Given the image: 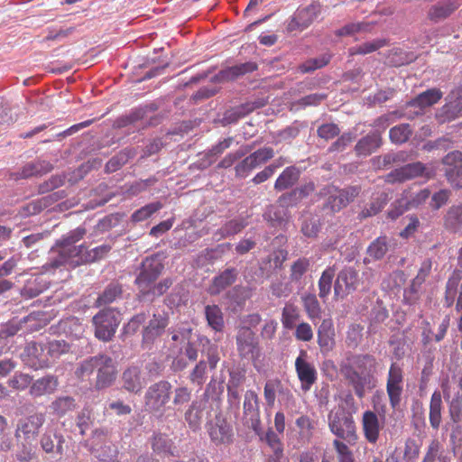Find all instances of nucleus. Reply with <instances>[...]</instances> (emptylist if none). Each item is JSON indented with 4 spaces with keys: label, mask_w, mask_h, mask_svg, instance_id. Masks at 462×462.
<instances>
[{
    "label": "nucleus",
    "mask_w": 462,
    "mask_h": 462,
    "mask_svg": "<svg viewBox=\"0 0 462 462\" xmlns=\"http://www.w3.org/2000/svg\"><path fill=\"white\" fill-rule=\"evenodd\" d=\"M376 364V359L372 355L352 353H347L339 364L341 375L359 399H363L366 392L376 386L377 380L374 375Z\"/></svg>",
    "instance_id": "nucleus-1"
},
{
    "label": "nucleus",
    "mask_w": 462,
    "mask_h": 462,
    "mask_svg": "<svg viewBox=\"0 0 462 462\" xmlns=\"http://www.w3.org/2000/svg\"><path fill=\"white\" fill-rule=\"evenodd\" d=\"M96 372L95 388L102 390L113 384L116 378L117 369L114 359L106 355L99 354L80 362L75 371L78 378L90 380Z\"/></svg>",
    "instance_id": "nucleus-2"
},
{
    "label": "nucleus",
    "mask_w": 462,
    "mask_h": 462,
    "mask_svg": "<svg viewBox=\"0 0 462 462\" xmlns=\"http://www.w3.org/2000/svg\"><path fill=\"white\" fill-rule=\"evenodd\" d=\"M148 321L143 327L142 330V347L151 350L157 339H159L167 330L170 324V313L165 310H159L155 306H151L145 311Z\"/></svg>",
    "instance_id": "nucleus-3"
},
{
    "label": "nucleus",
    "mask_w": 462,
    "mask_h": 462,
    "mask_svg": "<svg viewBox=\"0 0 462 462\" xmlns=\"http://www.w3.org/2000/svg\"><path fill=\"white\" fill-rule=\"evenodd\" d=\"M86 233L85 227L79 226L59 240L56 244L59 247V254L51 261V267L59 268L65 265L70 268L75 259L78 258L86 246L85 245H76L75 244L81 240Z\"/></svg>",
    "instance_id": "nucleus-4"
},
{
    "label": "nucleus",
    "mask_w": 462,
    "mask_h": 462,
    "mask_svg": "<svg viewBox=\"0 0 462 462\" xmlns=\"http://www.w3.org/2000/svg\"><path fill=\"white\" fill-rule=\"evenodd\" d=\"M366 276L365 281L359 278V273L354 267L348 266L343 268L338 273L334 282V295L336 299H344L348 294L357 291L362 285L364 290L369 289L374 276L372 270L363 273Z\"/></svg>",
    "instance_id": "nucleus-5"
},
{
    "label": "nucleus",
    "mask_w": 462,
    "mask_h": 462,
    "mask_svg": "<svg viewBox=\"0 0 462 462\" xmlns=\"http://www.w3.org/2000/svg\"><path fill=\"white\" fill-rule=\"evenodd\" d=\"M360 190L358 186H349L345 189H338L331 185L325 186L319 190V196L326 198L321 210L330 215L339 212L354 201Z\"/></svg>",
    "instance_id": "nucleus-6"
},
{
    "label": "nucleus",
    "mask_w": 462,
    "mask_h": 462,
    "mask_svg": "<svg viewBox=\"0 0 462 462\" xmlns=\"http://www.w3.org/2000/svg\"><path fill=\"white\" fill-rule=\"evenodd\" d=\"M211 387L215 388V383H209L202 398L192 401L184 413V420L189 428L193 431L200 429L204 414L208 419L211 416V412L219 410V401L217 398H212L211 401L208 400Z\"/></svg>",
    "instance_id": "nucleus-7"
},
{
    "label": "nucleus",
    "mask_w": 462,
    "mask_h": 462,
    "mask_svg": "<svg viewBox=\"0 0 462 462\" xmlns=\"http://www.w3.org/2000/svg\"><path fill=\"white\" fill-rule=\"evenodd\" d=\"M202 346V359L196 364L189 374V379L192 383L201 386L207 378L208 368L214 370L220 360L218 346L212 343L206 337H199Z\"/></svg>",
    "instance_id": "nucleus-8"
},
{
    "label": "nucleus",
    "mask_w": 462,
    "mask_h": 462,
    "mask_svg": "<svg viewBox=\"0 0 462 462\" xmlns=\"http://www.w3.org/2000/svg\"><path fill=\"white\" fill-rule=\"evenodd\" d=\"M171 394L172 385L169 381L160 380L152 383L144 393V410L151 414L162 415Z\"/></svg>",
    "instance_id": "nucleus-9"
},
{
    "label": "nucleus",
    "mask_w": 462,
    "mask_h": 462,
    "mask_svg": "<svg viewBox=\"0 0 462 462\" xmlns=\"http://www.w3.org/2000/svg\"><path fill=\"white\" fill-rule=\"evenodd\" d=\"M330 431L338 439L348 443L357 439L356 423L351 412L345 411L343 408L331 411L328 416Z\"/></svg>",
    "instance_id": "nucleus-10"
},
{
    "label": "nucleus",
    "mask_w": 462,
    "mask_h": 462,
    "mask_svg": "<svg viewBox=\"0 0 462 462\" xmlns=\"http://www.w3.org/2000/svg\"><path fill=\"white\" fill-rule=\"evenodd\" d=\"M120 322V313L115 309L104 308L100 310L92 319L95 337L104 342L112 340Z\"/></svg>",
    "instance_id": "nucleus-11"
},
{
    "label": "nucleus",
    "mask_w": 462,
    "mask_h": 462,
    "mask_svg": "<svg viewBox=\"0 0 462 462\" xmlns=\"http://www.w3.org/2000/svg\"><path fill=\"white\" fill-rule=\"evenodd\" d=\"M206 430L211 442L217 446H228L234 441V430L232 424L222 414L220 409L215 411V416L208 419Z\"/></svg>",
    "instance_id": "nucleus-12"
},
{
    "label": "nucleus",
    "mask_w": 462,
    "mask_h": 462,
    "mask_svg": "<svg viewBox=\"0 0 462 462\" xmlns=\"http://www.w3.org/2000/svg\"><path fill=\"white\" fill-rule=\"evenodd\" d=\"M157 108V106L153 103L140 106L133 110L129 115L118 117L114 123V127L123 128L133 126L139 130L144 129L148 125H157V117L149 116L150 114L154 113Z\"/></svg>",
    "instance_id": "nucleus-13"
},
{
    "label": "nucleus",
    "mask_w": 462,
    "mask_h": 462,
    "mask_svg": "<svg viewBox=\"0 0 462 462\" xmlns=\"http://www.w3.org/2000/svg\"><path fill=\"white\" fill-rule=\"evenodd\" d=\"M162 254L146 257L142 263L139 274L135 279L137 290L145 289L150 283L155 282L164 269Z\"/></svg>",
    "instance_id": "nucleus-14"
},
{
    "label": "nucleus",
    "mask_w": 462,
    "mask_h": 462,
    "mask_svg": "<svg viewBox=\"0 0 462 462\" xmlns=\"http://www.w3.org/2000/svg\"><path fill=\"white\" fill-rule=\"evenodd\" d=\"M443 174L448 183L455 189H462V152L453 150L441 159Z\"/></svg>",
    "instance_id": "nucleus-15"
},
{
    "label": "nucleus",
    "mask_w": 462,
    "mask_h": 462,
    "mask_svg": "<svg viewBox=\"0 0 462 462\" xmlns=\"http://www.w3.org/2000/svg\"><path fill=\"white\" fill-rule=\"evenodd\" d=\"M21 359L26 366L33 370L47 368L51 364L46 346L42 342L27 343L21 353Z\"/></svg>",
    "instance_id": "nucleus-16"
},
{
    "label": "nucleus",
    "mask_w": 462,
    "mask_h": 462,
    "mask_svg": "<svg viewBox=\"0 0 462 462\" xmlns=\"http://www.w3.org/2000/svg\"><path fill=\"white\" fill-rule=\"evenodd\" d=\"M236 350L242 358H258L261 354L256 334L247 326L238 328L236 335Z\"/></svg>",
    "instance_id": "nucleus-17"
},
{
    "label": "nucleus",
    "mask_w": 462,
    "mask_h": 462,
    "mask_svg": "<svg viewBox=\"0 0 462 462\" xmlns=\"http://www.w3.org/2000/svg\"><path fill=\"white\" fill-rule=\"evenodd\" d=\"M243 421L244 424L253 430L256 434L261 432V419L259 410V398L253 390H248L245 393L243 404Z\"/></svg>",
    "instance_id": "nucleus-18"
},
{
    "label": "nucleus",
    "mask_w": 462,
    "mask_h": 462,
    "mask_svg": "<svg viewBox=\"0 0 462 462\" xmlns=\"http://www.w3.org/2000/svg\"><path fill=\"white\" fill-rule=\"evenodd\" d=\"M386 393L391 407L393 410L399 408L403 393V372L395 363L391 365L388 372Z\"/></svg>",
    "instance_id": "nucleus-19"
},
{
    "label": "nucleus",
    "mask_w": 462,
    "mask_h": 462,
    "mask_svg": "<svg viewBox=\"0 0 462 462\" xmlns=\"http://www.w3.org/2000/svg\"><path fill=\"white\" fill-rule=\"evenodd\" d=\"M45 422V415L42 412L21 418L16 423L14 438L16 440L25 439L34 440L40 429Z\"/></svg>",
    "instance_id": "nucleus-20"
},
{
    "label": "nucleus",
    "mask_w": 462,
    "mask_h": 462,
    "mask_svg": "<svg viewBox=\"0 0 462 462\" xmlns=\"http://www.w3.org/2000/svg\"><path fill=\"white\" fill-rule=\"evenodd\" d=\"M434 175L435 171L433 169L426 167L420 162H416L394 170L388 175V178L393 181L403 182L417 177L431 179Z\"/></svg>",
    "instance_id": "nucleus-21"
},
{
    "label": "nucleus",
    "mask_w": 462,
    "mask_h": 462,
    "mask_svg": "<svg viewBox=\"0 0 462 462\" xmlns=\"http://www.w3.org/2000/svg\"><path fill=\"white\" fill-rule=\"evenodd\" d=\"M442 97V93L436 88L429 89L414 99L411 100L406 104V109L409 107L416 108L415 111L405 112L403 116L408 119H414L416 116L423 114V109L436 104Z\"/></svg>",
    "instance_id": "nucleus-22"
},
{
    "label": "nucleus",
    "mask_w": 462,
    "mask_h": 462,
    "mask_svg": "<svg viewBox=\"0 0 462 462\" xmlns=\"http://www.w3.org/2000/svg\"><path fill=\"white\" fill-rule=\"evenodd\" d=\"M384 416L382 420L379 416L373 411L367 410L362 415L361 424L365 439L370 444H375L380 436V431L383 428Z\"/></svg>",
    "instance_id": "nucleus-23"
},
{
    "label": "nucleus",
    "mask_w": 462,
    "mask_h": 462,
    "mask_svg": "<svg viewBox=\"0 0 462 462\" xmlns=\"http://www.w3.org/2000/svg\"><path fill=\"white\" fill-rule=\"evenodd\" d=\"M318 345L322 355L330 353L336 346V333L331 319H325L319 326L317 331Z\"/></svg>",
    "instance_id": "nucleus-24"
},
{
    "label": "nucleus",
    "mask_w": 462,
    "mask_h": 462,
    "mask_svg": "<svg viewBox=\"0 0 462 462\" xmlns=\"http://www.w3.org/2000/svg\"><path fill=\"white\" fill-rule=\"evenodd\" d=\"M65 439L62 434L57 431L47 430L40 439L42 450L51 457H61L64 452L63 445Z\"/></svg>",
    "instance_id": "nucleus-25"
},
{
    "label": "nucleus",
    "mask_w": 462,
    "mask_h": 462,
    "mask_svg": "<svg viewBox=\"0 0 462 462\" xmlns=\"http://www.w3.org/2000/svg\"><path fill=\"white\" fill-rule=\"evenodd\" d=\"M306 355L305 351L300 352V356L295 361V368L302 390L309 391L317 380V372L315 367L303 358Z\"/></svg>",
    "instance_id": "nucleus-26"
},
{
    "label": "nucleus",
    "mask_w": 462,
    "mask_h": 462,
    "mask_svg": "<svg viewBox=\"0 0 462 462\" xmlns=\"http://www.w3.org/2000/svg\"><path fill=\"white\" fill-rule=\"evenodd\" d=\"M112 244L106 243L89 249L85 246L78 258L75 259L70 268H76L82 264H88L104 259L111 251Z\"/></svg>",
    "instance_id": "nucleus-27"
},
{
    "label": "nucleus",
    "mask_w": 462,
    "mask_h": 462,
    "mask_svg": "<svg viewBox=\"0 0 462 462\" xmlns=\"http://www.w3.org/2000/svg\"><path fill=\"white\" fill-rule=\"evenodd\" d=\"M238 273V270L235 267H228L220 272L213 278L208 287V293L212 296L220 294L236 282Z\"/></svg>",
    "instance_id": "nucleus-28"
},
{
    "label": "nucleus",
    "mask_w": 462,
    "mask_h": 462,
    "mask_svg": "<svg viewBox=\"0 0 462 462\" xmlns=\"http://www.w3.org/2000/svg\"><path fill=\"white\" fill-rule=\"evenodd\" d=\"M59 385V380L56 375L48 374L32 382L30 386L29 393L33 398L53 393Z\"/></svg>",
    "instance_id": "nucleus-29"
},
{
    "label": "nucleus",
    "mask_w": 462,
    "mask_h": 462,
    "mask_svg": "<svg viewBox=\"0 0 462 462\" xmlns=\"http://www.w3.org/2000/svg\"><path fill=\"white\" fill-rule=\"evenodd\" d=\"M461 3L458 0H447L439 2L430 7L428 18L437 23L449 17L459 6Z\"/></svg>",
    "instance_id": "nucleus-30"
},
{
    "label": "nucleus",
    "mask_w": 462,
    "mask_h": 462,
    "mask_svg": "<svg viewBox=\"0 0 462 462\" xmlns=\"http://www.w3.org/2000/svg\"><path fill=\"white\" fill-rule=\"evenodd\" d=\"M171 278H165L157 283H150L145 289L138 291L136 297L139 301L152 302L155 298L163 295L172 285Z\"/></svg>",
    "instance_id": "nucleus-31"
},
{
    "label": "nucleus",
    "mask_w": 462,
    "mask_h": 462,
    "mask_svg": "<svg viewBox=\"0 0 462 462\" xmlns=\"http://www.w3.org/2000/svg\"><path fill=\"white\" fill-rule=\"evenodd\" d=\"M122 387L128 393H138L143 388L144 381L141 369L137 366H130L125 369L121 377Z\"/></svg>",
    "instance_id": "nucleus-32"
},
{
    "label": "nucleus",
    "mask_w": 462,
    "mask_h": 462,
    "mask_svg": "<svg viewBox=\"0 0 462 462\" xmlns=\"http://www.w3.org/2000/svg\"><path fill=\"white\" fill-rule=\"evenodd\" d=\"M251 296L252 290L242 285L234 286L226 293V298L229 300L230 308L234 312L242 310Z\"/></svg>",
    "instance_id": "nucleus-33"
},
{
    "label": "nucleus",
    "mask_w": 462,
    "mask_h": 462,
    "mask_svg": "<svg viewBox=\"0 0 462 462\" xmlns=\"http://www.w3.org/2000/svg\"><path fill=\"white\" fill-rule=\"evenodd\" d=\"M382 145V137L379 131L369 133L361 138L355 146L358 156H368Z\"/></svg>",
    "instance_id": "nucleus-34"
},
{
    "label": "nucleus",
    "mask_w": 462,
    "mask_h": 462,
    "mask_svg": "<svg viewBox=\"0 0 462 462\" xmlns=\"http://www.w3.org/2000/svg\"><path fill=\"white\" fill-rule=\"evenodd\" d=\"M443 226L452 233L462 229V203L452 205L447 209L443 217Z\"/></svg>",
    "instance_id": "nucleus-35"
},
{
    "label": "nucleus",
    "mask_w": 462,
    "mask_h": 462,
    "mask_svg": "<svg viewBox=\"0 0 462 462\" xmlns=\"http://www.w3.org/2000/svg\"><path fill=\"white\" fill-rule=\"evenodd\" d=\"M257 69L258 66L255 62L248 61L221 69L220 77H222L224 82L234 81L247 73L255 71Z\"/></svg>",
    "instance_id": "nucleus-36"
},
{
    "label": "nucleus",
    "mask_w": 462,
    "mask_h": 462,
    "mask_svg": "<svg viewBox=\"0 0 462 462\" xmlns=\"http://www.w3.org/2000/svg\"><path fill=\"white\" fill-rule=\"evenodd\" d=\"M393 239L381 236L374 240L366 249V254L374 261L382 260L393 246Z\"/></svg>",
    "instance_id": "nucleus-37"
},
{
    "label": "nucleus",
    "mask_w": 462,
    "mask_h": 462,
    "mask_svg": "<svg viewBox=\"0 0 462 462\" xmlns=\"http://www.w3.org/2000/svg\"><path fill=\"white\" fill-rule=\"evenodd\" d=\"M300 176V171L299 168L295 166H289L285 168L277 178L274 183V189L277 191H282L293 187L298 182Z\"/></svg>",
    "instance_id": "nucleus-38"
},
{
    "label": "nucleus",
    "mask_w": 462,
    "mask_h": 462,
    "mask_svg": "<svg viewBox=\"0 0 462 462\" xmlns=\"http://www.w3.org/2000/svg\"><path fill=\"white\" fill-rule=\"evenodd\" d=\"M152 449L157 455H171L174 456V443L168 435L158 432L154 433L150 439Z\"/></svg>",
    "instance_id": "nucleus-39"
},
{
    "label": "nucleus",
    "mask_w": 462,
    "mask_h": 462,
    "mask_svg": "<svg viewBox=\"0 0 462 462\" xmlns=\"http://www.w3.org/2000/svg\"><path fill=\"white\" fill-rule=\"evenodd\" d=\"M123 296V286L118 282H110L97 297L96 306L101 307L111 304Z\"/></svg>",
    "instance_id": "nucleus-40"
},
{
    "label": "nucleus",
    "mask_w": 462,
    "mask_h": 462,
    "mask_svg": "<svg viewBox=\"0 0 462 462\" xmlns=\"http://www.w3.org/2000/svg\"><path fill=\"white\" fill-rule=\"evenodd\" d=\"M246 226L247 221L244 217L231 219L217 230L215 236L217 237V240H220L235 236L240 233Z\"/></svg>",
    "instance_id": "nucleus-41"
},
{
    "label": "nucleus",
    "mask_w": 462,
    "mask_h": 462,
    "mask_svg": "<svg viewBox=\"0 0 462 462\" xmlns=\"http://www.w3.org/2000/svg\"><path fill=\"white\" fill-rule=\"evenodd\" d=\"M205 316L208 325L216 332H222L225 328L224 315L217 305L205 306Z\"/></svg>",
    "instance_id": "nucleus-42"
},
{
    "label": "nucleus",
    "mask_w": 462,
    "mask_h": 462,
    "mask_svg": "<svg viewBox=\"0 0 462 462\" xmlns=\"http://www.w3.org/2000/svg\"><path fill=\"white\" fill-rule=\"evenodd\" d=\"M136 152L134 148H125L113 156L106 164V171L115 172L123 167L128 161L134 158Z\"/></svg>",
    "instance_id": "nucleus-43"
},
{
    "label": "nucleus",
    "mask_w": 462,
    "mask_h": 462,
    "mask_svg": "<svg viewBox=\"0 0 462 462\" xmlns=\"http://www.w3.org/2000/svg\"><path fill=\"white\" fill-rule=\"evenodd\" d=\"M168 333L173 342L186 344L193 338V328L188 323H179L168 328Z\"/></svg>",
    "instance_id": "nucleus-44"
},
{
    "label": "nucleus",
    "mask_w": 462,
    "mask_h": 462,
    "mask_svg": "<svg viewBox=\"0 0 462 462\" xmlns=\"http://www.w3.org/2000/svg\"><path fill=\"white\" fill-rule=\"evenodd\" d=\"M442 400L439 392L435 391L430 398V423L434 430H438L441 423Z\"/></svg>",
    "instance_id": "nucleus-45"
},
{
    "label": "nucleus",
    "mask_w": 462,
    "mask_h": 462,
    "mask_svg": "<svg viewBox=\"0 0 462 462\" xmlns=\"http://www.w3.org/2000/svg\"><path fill=\"white\" fill-rule=\"evenodd\" d=\"M76 406L77 403L74 398L70 396H61L56 398L50 405V408L55 415L62 417L68 412L74 411Z\"/></svg>",
    "instance_id": "nucleus-46"
},
{
    "label": "nucleus",
    "mask_w": 462,
    "mask_h": 462,
    "mask_svg": "<svg viewBox=\"0 0 462 462\" xmlns=\"http://www.w3.org/2000/svg\"><path fill=\"white\" fill-rule=\"evenodd\" d=\"M451 462V457L441 448L440 443L434 439L430 442L422 462Z\"/></svg>",
    "instance_id": "nucleus-47"
},
{
    "label": "nucleus",
    "mask_w": 462,
    "mask_h": 462,
    "mask_svg": "<svg viewBox=\"0 0 462 462\" xmlns=\"http://www.w3.org/2000/svg\"><path fill=\"white\" fill-rule=\"evenodd\" d=\"M263 217L273 227L282 226L287 222V210L281 206H271L263 214Z\"/></svg>",
    "instance_id": "nucleus-48"
},
{
    "label": "nucleus",
    "mask_w": 462,
    "mask_h": 462,
    "mask_svg": "<svg viewBox=\"0 0 462 462\" xmlns=\"http://www.w3.org/2000/svg\"><path fill=\"white\" fill-rule=\"evenodd\" d=\"M443 114L448 120H454L462 116V94L454 97L448 96V102L442 107Z\"/></svg>",
    "instance_id": "nucleus-49"
},
{
    "label": "nucleus",
    "mask_w": 462,
    "mask_h": 462,
    "mask_svg": "<svg viewBox=\"0 0 462 462\" xmlns=\"http://www.w3.org/2000/svg\"><path fill=\"white\" fill-rule=\"evenodd\" d=\"M386 199L387 196L384 193H381L377 197L374 198L359 213V219H365L377 215L385 206Z\"/></svg>",
    "instance_id": "nucleus-50"
},
{
    "label": "nucleus",
    "mask_w": 462,
    "mask_h": 462,
    "mask_svg": "<svg viewBox=\"0 0 462 462\" xmlns=\"http://www.w3.org/2000/svg\"><path fill=\"white\" fill-rule=\"evenodd\" d=\"M335 273L336 270L334 267H328L323 271L319 280V296L324 300L331 291Z\"/></svg>",
    "instance_id": "nucleus-51"
},
{
    "label": "nucleus",
    "mask_w": 462,
    "mask_h": 462,
    "mask_svg": "<svg viewBox=\"0 0 462 462\" xmlns=\"http://www.w3.org/2000/svg\"><path fill=\"white\" fill-rule=\"evenodd\" d=\"M320 12L319 5H310L297 13V21L301 25V30L310 26L318 17Z\"/></svg>",
    "instance_id": "nucleus-52"
},
{
    "label": "nucleus",
    "mask_w": 462,
    "mask_h": 462,
    "mask_svg": "<svg viewBox=\"0 0 462 462\" xmlns=\"http://www.w3.org/2000/svg\"><path fill=\"white\" fill-rule=\"evenodd\" d=\"M265 440L268 446L271 448L273 453L268 456L267 459H280L286 458L283 455V445L279 436L269 430L265 435Z\"/></svg>",
    "instance_id": "nucleus-53"
},
{
    "label": "nucleus",
    "mask_w": 462,
    "mask_h": 462,
    "mask_svg": "<svg viewBox=\"0 0 462 462\" xmlns=\"http://www.w3.org/2000/svg\"><path fill=\"white\" fill-rule=\"evenodd\" d=\"M412 128L409 124H400L391 128L389 136L392 143L402 144L406 143L412 134Z\"/></svg>",
    "instance_id": "nucleus-54"
},
{
    "label": "nucleus",
    "mask_w": 462,
    "mask_h": 462,
    "mask_svg": "<svg viewBox=\"0 0 462 462\" xmlns=\"http://www.w3.org/2000/svg\"><path fill=\"white\" fill-rule=\"evenodd\" d=\"M460 279L459 272L455 271L447 282L444 301L447 307H451L455 301Z\"/></svg>",
    "instance_id": "nucleus-55"
},
{
    "label": "nucleus",
    "mask_w": 462,
    "mask_h": 462,
    "mask_svg": "<svg viewBox=\"0 0 462 462\" xmlns=\"http://www.w3.org/2000/svg\"><path fill=\"white\" fill-rule=\"evenodd\" d=\"M310 261L308 258L301 257L297 259L291 265L290 281L299 282L303 275L310 270Z\"/></svg>",
    "instance_id": "nucleus-56"
},
{
    "label": "nucleus",
    "mask_w": 462,
    "mask_h": 462,
    "mask_svg": "<svg viewBox=\"0 0 462 462\" xmlns=\"http://www.w3.org/2000/svg\"><path fill=\"white\" fill-rule=\"evenodd\" d=\"M385 45H387V41L385 39H376L373 42H365L359 46L352 47L348 51L350 56L357 54L365 55L374 52Z\"/></svg>",
    "instance_id": "nucleus-57"
},
{
    "label": "nucleus",
    "mask_w": 462,
    "mask_h": 462,
    "mask_svg": "<svg viewBox=\"0 0 462 462\" xmlns=\"http://www.w3.org/2000/svg\"><path fill=\"white\" fill-rule=\"evenodd\" d=\"M50 360L60 357L70 351V345L63 339L51 340L45 344Z\"/></svg>",
    "instance_id": "nucleus-58"
},
{
    "label": "nucleus",
    "mask_w": 462,
    "mask_h": 462,
    "mask_svg": "<svg viewBox=\"0 0 462 462\" xmlns=\"http://www.w3.org/2000/svg\"><path fill=\"white\" fill-rule=\"evenodd\" d=\"M329 54H322L319 57L309 59L299 66V70L301 73H310L318 69L325 67L330 60Z\"/></svg>",
    "instance_id": "nucleus-59"
},
{
    "label": "nucleus",
    "mask_w": 462,
    "mask_h": 462,
    "mask_svg": "<svg viewBox=\"0 0 462 462\" xmlns=\"http://www.w3.org/2000/svg\"><path fill=\"white\" fill-rule=\"evenodd\" d=\"M321 223L319 216L305 217L301 224V232L305 236L315 237L320 230Z\"/></svg>",
    "instance_id": "nucleus-60"
},
{
    "label": "nucleus",
    "mask_w": 462,
    "mask_h": 462,
    "mask_svg": "<svg viewBox=\"0 0 462 462\" xmlns=\"http://www.w3.org/2000/svg\"><path fill=\"white\" fill-rule=\"evenodd\" d=\"M250 114V107L245 106V104L232 107L226 110L222 118L224 125H231L236 123L240 118Z\"/></svg>",
    "instance_id": "nucleus-61"
},
{
    "label": "nucleus",
    "mask_w": 462,
    "mask_h": 462,
    "mask_svg": "<svg viewBox=\"0 0 462 462\" xmlns=\"http://www.w3.org/2000/svg\"><path fill=\"white\" fill-rule=\"evenodd\" d=\"M282 383L279 379H272L268 380L263 388V396L266 402V404L269 407H273L276 399V393L282 392Z\"/></svg>",
    "instance_id": "nucleus-62"
},
{
    "label": "nucleus",
    "mask_w": 462,
    "mask_h": 462,
    "mask_svg": "<svg viewBox=\"0 0 462 462\" xmlns=\"http://www.w3.org/2000/svg\"><path fill=\"white\" fill-rule=\"evenodd\" d=\"M17 441V450L15 453V457L19 461H30L34 455L32 441L31 439L25 440V439H21Z\"/></svg>",
    "instance_id": "nucleus-63"
},
{
    "label": "nucleus",
    "mask_w": 462,
    "mask_h": 462,
    "mask_svg": "<svg viewBox=\"0 0 462 462\" xmlns=\"http://www.w3.org/2000/svg\"><path fill=\"white\" fill-rule=\"evenodd\" d=\"M162 208V204L161 202H153L147 204L138 210L134 211L132 216L131 219L134 222H141L148 217H150L153 213L157 212Z\"/></svg>",
    "instance_id": "nucleus-64"
}]
</instances>
